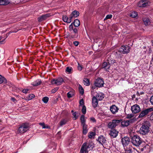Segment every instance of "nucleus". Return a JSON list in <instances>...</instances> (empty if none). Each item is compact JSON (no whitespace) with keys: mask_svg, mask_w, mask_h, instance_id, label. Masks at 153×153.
I'll return each mask as SVG.
<instances>
[{"mask_svg":"<svg viewBox=\"0 0 153 153\" xmlns=\"http://www.w3.org/2000/svg\"><path fill=\"white\" fill-rule=\"evenodd\" d=\"M63 81V79L61 77H59L56 79H53L51 80V83L53 84H55L58 85H61Z\"/></svg>","mask_w":153,"mask_h":153,"instance_id":"ddd939ff","label":"nucleus"},{"mask_svg":"<svg viewBox=\"0 0 153 153\" xmlns=\"http://www.w3.org/2000/svg\"><path fill=\"white\" fill-rule=\"evenodd\" d=\"M1 36H0V41L1 40Z\"/></svg>","mask_w":153,"mask_h":153,"instance_id":"bf43d9fd","label":"nucleus"},{"mask_svg":"<svg viewBox=\"0 0 153 153\" xmlns=\"http://www.w3.org/2000/svg\"><path fill=\"white\" fill-rule=\"evenodd\" d=\"M29 129V126L27 123L22 124L19 128L18 130L19 133H23Z\"/></svg>","mask_w":153,"mask_h":153,"instance_id":"0eeeda50","label":"nucleus"},{"mask_svg":"<svg viewBox=\"0 0 153 153\" xmlns=\"http://www.w3.org/2000/svg\"><path fill=\"white\" fill-rule=\"evenodd\" d=\"M104 95L102 93L98 92L95 95V97L98 100H101L104 98Z\"/></svg>","mask_w":153,"mask_h":153,"instance_id":"5701e85b","label":"nucleus"},{"mask_svg":"<svg viewBox=\"0 0 153 153\" xmlns=\"http://www.w3.org/2000/svg\"><path fill=\"white\" fill-rule=\"evenodd\" d=\"M94 84L96 87L100 88L103 86L104 82L102 79L99 77L95 80Z\"/></svg>","mask_w":153,"mask_h":153,"instance_id":"1a4fd4ad","label":"nucleus"},{"mask_svg":"<svg viewBox=\"0 0 153 153\" xmlns=\"http://www.w3.org/2000/svg\"><path fill=\"white\" fill-rule=\"evenodd\" d=\"M91 120H92L94 122L95 121V120L94 119V118H91Z\"/></svg>","mask_w":153,"mask_h":153,"instance_id":"4d7b16f0","label":"nucleus"},{"mask_svg":"<svg viewBox=\"0 0 153 153\" xmlns=\"http://www.w3.org/2000/svg\"><path fill=\"white\" fill-rule=\"evenodd\" d=\"M150 119L153 121V112L152 113V114L150 117Z\"/></svg>","mask_w":153,"mask_h":153,"instance_id":"5fc2aeb1","label":"nucleus"},{"mask_svg":"<svg viewBox=\"0 0 153 153\" xmlns=\"http://www.w3.org/2000/svg\"><path fill=\"white\" fill-rule=\"evenodd\" d=\"M112 16L111 14L108 15L106 16L105 19H111L112 17Z\"/></svg>","mask_w":153,"mask_h":153,"instance_id":"c03bdc74","label":"nucleus"},{"mask_svg":"<svg viewBox=\"0 0 153 153\" xmlns=\"http://www.w3.org/2000/svg\"><path fill=\"white\" fill-rule=\"evenodd\" d=\"M125 153H136L137 150L132 146L127 147L126 148L124 147Z\"/></svg>","mask_w":153,"mask_h":153,"instance_id":"f8f14e48","label":"nucleus"},{"mask_svg":"<svg viewBox=\"0 0 153 153\" xmlns=\"http://www.w3.org/2000/svg\"><path fill=\"white\" fill-rule=\"evenodd\" d=\"M6 80L4 77H0V84L6 82Z\"/></svg>","mask_w":153,"mask_h":153,"instance_id":"4c0bfd02","label":"nucleus"},{"mask_svg":"<svg viewBox=\"0 0 153 153\" xmlns=\"http://www.w3.org/2000/svg\"><path fill=\"white\" fill-rule=\"evenodd\" d=\"M10 3V1L8 0H0V5H7L9 4Z\"/></svg>","mask_w":153,"mask_h":153,"instance_id":"a878e982","label":"nucleus"},{"mask_svg":"<svg viewBox=\"0 0 153 153\" xmlns=\"http://www.w3.org/2000/svg\"><path fill=\"white\" fill-rule=\"evenodd\" d=\"M150 3L148 1L142 0L138 3L137 6L139 7H145L149 5Z\"/></svg>","mask_w":153,"mask_h":153,"instance_id":"9b49d317","label":"nucleus"},{"mask_svg":"<svg viewBox=\"0 0 153 153\" xmlns=\"http://www.w3.org/2000/svg\"><path fill=\"white\" fill-rule=\"evenodd\" d=\"M78 68L79 71H81L82 69V66L79 63H78Z\"/></svg>","mask_w":153,"mask_h":153,"instance_id":"8fccbe9b","label":"nucleus"},{"mask_svg":"<svg viewBox=\"0 0 153 153\" xmlns=\"http://www.w3.org/2000/svg\"><path fill=\"white\" fill-rule=\"evenodd\" d=\"M149 123L148 121H146L143 123L140 130V134L145 135L149 132Z\"/></svg>","mask_w":153,"mask_h":153,"instance_id":"7ed1b4c3","label":"nucleus"},{"mask_svg":"<svg viewBox=\"0 0 153 153\" xmlns=\"http://www.w3.org/2000/svg\"><path fill=\"white\" fill-rule=\"evenodd\" d=\"M134 117V115L132 114H128L126 118L128 119H130L132 117Z\"/></svg>","mask_w":153,"mask_h":153,"instance_id":"a19ab883","label":"nucleus"},{"mask_svg":"<svg viewBox=\"0 0 153 153\" xmlns=\"http://www.w3.org/2000/svg\"><path fill=\"white\" fill-rule=\"evenodd\" d=\"M73 70L72 68L71 67H68L66 68L65 72L66 73L70 74L72 73Z\"/></svg>","mask_w":153,"mask_h":153,"instance_id":"7c9ffc66","label":"nucleus"},{"mask_svg":"<svg viewBox=\"0 0 153 153\" xmlns=\"http://www.w3.org/2000/svg\"><path fill=\"white\" fill-rule=\"evenodd\" d=\"M95 133L93 132H90L88 134V137L89 138H91L93 136L95 135Z\"/></svg>","mask_w":153,"mask_h":153,"instance_id":"e433bc0d","label":"nucleus"},{"mask_svg":"<svg viewBox=\"0 0 153 153\" xmlns=\"http://www.w3.org/2000/svg\"><path fill=\"white\" fill-rule=\"evenodd\" d=\"M83 83L86 86L89 85L90 84L89 80L86 78H84L83 80Z\"/></svg>","mask_w":153,"mask_h":153,"instance_id":"cd10ccee","label":"nucleus"},{"mask_svg":"<svg viewBox=\"0 0 153 153\" xmlns=\"http://www.w3.org/2000/svg\"><path fill=\"white\" fill-rule=\"evenodd\" d=\"M79 90L80 93L81 94H83L84 93V89L82 86L80 85H79Z\"/></svg>","mask_w":153,"mask_h":153,"instance_id":"c9c22d12","label":"nucleus"},{"mask_svg":"<svg viewBox=\"0 0 153 153\" xmlns=\"http://www.w3.org/2000/svg\"><path fill=\"white\" fill-rule=\"evenodd\" d=\"M73 23L76 27H78L80 25L79 21L77 19H75Z\"/></svg>","mask_w":153,"mask_h":153,"instance_id":"c85d7f7f","label":"nucleus"},{"mask_svg":"<svg viewBox=\"0 0 153 153\" xmlns=\"http://www.w3.org/2000/svg\"><path fill=\"white\" fill-rule=\"evenodd\" d=\"M150 101L151 104L153 105V95L151 97Z\"/></svg>","mask_w":153,"mask_h":153,"instance_id":"3c124183","label":"nucleus"},{"mask_svg":"<svg viewBox=\"0 0 153 153\" xmlns=\"http://www.w3.org/2000/svg\"><path fill=\"white\" fill-rule=\"evenodd\" d=\"M131 142L134 145L139 146L142 142V140L140 137L137 135H134L131 138Z\"/></svg>","mask_w":153,"mask_h":153,"instance_id":"39448f33","label":"nucleus"},{"mask_svg":"<svg viewBox=\"0 0 153 153\" xmlns=\"http://www.w3.org/2000/svg\"><path fill=\"white\" fill-rule=\"evenodd\" d=\"M143 21L146 25H148L150 23L149 19L147 18H144L143 19Z\"/></svg>","mask_w":153,"mask_h":153,"instance_id":"2f4dec72","label":"nucleus"},{"mask_svg":"<svg viewBox=\"0 0 153 153\" xmlns=\"http://www.w3.org/2000/svg\"><path fill=\"white\" fill-rule=\"evenodd\" d=\"M29 90V89H25L22 90V92L23 93L26 94L27 93Z\"/></svg>","mask_w":153,"mask_h":153,"instance_id":"09e8293b","label":"nucleus"},{"mask_svg":"<svg viewBox=\"0 0 153 153\" xmlns=\"http://www.w3.org/2000/svg\"><path fill=\"white\" fill-rule=\"evenodd\" d=\"M77 114L76 112H75L73 114V118L74 120H76L77 118V117L76 116V114Z\"/></svg>","mask_w":153,"mask_h":153,"instance_id":"37998d69","label":"nucleus"},{"mask_svg":"<svg viewBox=\"0 0 153 153\" xmlns=\"http://www.w3.org/2000/svg\"><path fill=\"white\" fill-rule=\"evenodd\" d=\"M115 61L111 60L109 58L107 59V62H104L103 63L102 67V69H104L109 71V70L111 69V66L114 63H115Z\"/></svg>","mask_w":153,"mask_h":153,"instance_id":"20e7f679","label":"nucleus"},{"mask_svg":"<svg viewBox=\"0 0 153 153\" xmlns=\"http://www.w3.org/2000/svg\"><path fill=\"white\" fill-rule=\"evenodd\" d=\"M94 147V144L93 142L84 143L82 146L81 149V153H88V152L93 149Z\"/></svg>","mask_w":153,"mask_h":153,"instance_id":"f257e3e1","label":"nucleus"},{"mask_svg":"<svg viewBox=\"0 0 153 153\" xmlns=\"http://www.w3.org/2000/svg\"><path fill=\"white\" fill-rule=\"evenodd\" d=\"M121 120H113L112 122H110L108 124L109 128H112L115 127L119 123H120Z\"/></svg>","mask_w":153,"mask_h":153,"instance_id":"9d476101","label":"nucleus"},{"mask_svg":"<svg viewBox=\"0 0 153 153\" xmlns=\"http://www.w3.org/2000/svg\"><path fill=\"white\" fill-rule=\"evenodd\" d=\"M39 124L42 126V128H48V127H46L44 123H40Z\"/></svg>","mask_w":153,"mask_h":153,"instance_id":"a18cd8bd","label":"nucleus"},{"mask_svg":"<svg viewBox=\"0 0 153 153\" xmlns=\"http://www.w3.org/2000/svg\"><path fill=\"white\" fill-rule=\"evenodd\" d=\"M79 42L78 41H75L73 42L74 44L76 46H77L79 45Z\"/></svg>","mask_w":153,"mask_h":153,"instance_id":"603ef678","label":"nucleus"},{"mask_svg":"<svg viewBox=\"0 0 153 153\" xmlns=\"http://www.w3.org/2000/svg\"><path fill=\"white\" fill-rule=\"evenodd\" d=\"M71 112H74V111L73 110H72L71 111Z\"/></svg>","mask_w":153,"mask_h":153,"instance_id":"052dcab7","label":"nucleus"},{"mask_svg":"<svg viewBox=\"0 0 153 153\" xmlns=\"http://www.w3.org/2000/svg\"><path fill=\"white\" fill-rule=\"evenodd\" d=\"M5 39H4L1 41H0V44H3L4 43H5Z\"/></svg>","mask_w":153,"mask_h":153,"instance_id":"864d4df0","label":"nucleus"},{"mask_svg":"<svg viewBox=\"0 0 153 153\" xmlns=\"http://www.w3.org/2000/svg\"><path fill=\"white\" fill-rule=\"evenodd\" d=\"M121 121V124L122 126L123 127H126L129 126L130 123H131L133 121V120H120Z\"/></svg>","mask_w":153,"mask_h":153,"instance_id":"f3484780","label":"nucleus"},{"mask_svg":"<svg viewBox=\"0 0 153 153\" xmlns=\"http://www.w3.org/2000/svg\"><path fill=\"white\" fill-rule=\"evenodd\" d=\"M11 100L14 102V101L16 100L14 98H12Z\"/></svg>","mask_w":153,"mask_h":153,"instance_id":"6e6d98bb","label":"nucleus"},{"mask_svg":"<svg viewBox=\"0 0 153 153\" xmlns=\"http://www.w3.org/2000/svg\"><path fill=\"white\" fill-rule=\"evenodd\" d=\"M68 121V120L67 119H62L59 123V125L60 126L65 124Z\"/></svg>","mask_w":153,"mask_h":153,"instance_id":"bb28decb","label":"nucleus"},{"mask_svg":"<svg viewBox=\"0 0 153 153\" xmlns=\"http://www.w3.org/2000/svg\"><path fill=\"white\" fill-rule=\"evenodd\" d=\"M79 12L76 10H74L70 15L68 18L66 16H63L62 17L63 20L64 22L68 23H71V19L73 18H76L79 15Z\"/></svg>","mask_w":153,"mask_h":153,"instance_id":"f03ea898","label":"nucleus"},{"mask_svg":"<svg viewBox=\"0 0 153 153\" xmlns=\"http://www.w3.org/2000/svg\"><path fill=\"white\" fill-rule=\"evenodd\" d=\"M127 81L129 83H131L132 82L133 80L131 77H129L127 79Z\"/></svg>","mask_w":153,"mask_h":153,"instance_id":"49530a36","label":"nucleus"},{"mask_svg":"<svg viewBox=\"0 0 153 153\" xmlns=\"http://www.w3.org/2000/svg\"><path fill=\"white\" fill-rule=\"evenodd\" d=\"M98 140L101 144L105 143L106 141L105 137H104L102 136L99 137L98 139Z\"/></svg>","mask_w":153,"mask_h":153,"instance_id":"b1692460","label":"nucleus"},{"mask_svg":"<svg viewBox=\"0 0 153 153\" xmlns=\"http://www.w3.org/2000/svg\"><path fill=\"white\" fill-rule=\"evenodd\" d=\"M35 97V95L33 94H29L27 97V100H30L33 98Z\"/></svg>","mask_w":153,"mask_h":153,"instance_id":"473e14b6","label":"nucleus"},{"mask_svg":"<svg viewBox=\"0 0 153 153\" xmlns=\"http://www.w3.org/2000/svg\"><path fill=\"white\" fill-rule=\"evenodd\" d=\"M81 125L83 127V133L85 134L88 132L87 125L85 124V120L84 115H82L80 117Z\"/></svg>","mask_w":153,"mask_h":153,"instance_id":"423d86ee","label":"nucleus"},{"mask_svg":"<svg viewBox=\"0 0 153 153\" xmlns=\"http://www.w3.org/2000/svg\"><path fill=\"white\" fill-rule=\"evenodd\" d=\"M79 103L80 105H84V102L83 99H82L80 100Z\"/></svg>","mask_w":153,"mask_h":153,"instance_id":"de8ad7c7","label":"nucleus"},{"mask_svg":"<svg viewBox=\"0 0 153 153\" xmlns=\"http://www.w3.org/2000/svg\"><path fill=\"white\" fill-rule=\"evenodd\" d=\"M41 82L40 80L38 79L33 82L32 85L34 86H37L40 85Z\"/></svg>","mask_w":153,"mask_h":153,"instance_id":"c756f323","label":"nucleus"},{"mask_svg":"<svg viewBox=\"0 0 153 153\" xmlns=\"http://www.w3.org/2000/svg\"><path fill=\"white\" fill-rule=\"evenodd\" d=\"M94 88H94V87H92V88L93 89H94Z\"/></svg>","mask_w":153,"mask_h":153,"instance_id":"13d9d810","label":"nucleus"},{"mask_svg":"<svg viewBox=\"0 0 153 153\" xmlns=\"http://www.w3.org/2000/svg\"><path fill=\"white\" fill-rule=\"evenodd\" d=\"M141 151L143 152L144 153H148L150 151V147L148 145L144 146L143 148H141Z\"/></svg>","mask_w":153,"mask_h":153,"instance_id":"4be33fe9","label":"nucleus"},{"mask_svg":"<svg viewBox=\"0 0 153 153\" xmlns=\"http://www.w3.org/2000/svg\"><path fill=\"white\" fill-rule=\"evenodd\" d=\"M0 76L1 77L2 76L0 74Z\"/></svg>","mask_w":153,"mask_h":153,"instance_id":"680f3d73","label":"nucleus"},{"mask_svg":"<svg viewBox=\"0 0 153 153\" xmlns=\"http://www.w3.org/2000/svg\"><path fill=\"white\" fill-rule=\"evenodd\" d=\"M129 48L127 46H123L119 49V51L123 54H126L129 51Z\"/></svg>","mask_w":153,"mask_h":153,"instance_id":"2eb2a0df","label":"nucleus"},{"mask_svg":"<svg viewBox=\"0 0 153 153\" xmlns=\"http://www.w3.org/2000/svg\"><path fill=\"white\" fill-rule=\"evenodd\" d=\"M73 23H72L69 26V29L70 31H73V32L76 35H78V30L76 28H74Z\"/></svg>","mask_w":153,"mask_h":153,"instance_id":"aec40b11","label":"nucleus"},{"mask_svg":"<svg viewBox=\"0 0 153 153\" xmlns=\"http://www.w3.org/2000/svg\"><path fill=\"white\" fill-rule=\"evenodd\" d=\"M98 100L96 98L95 96L93 97L92 103L93 106L94 108L97 107V106L98 104Z\"/></svg>","mask_w":153,"mask_h":153,"instance_id":"393cba45","label":"nucleus"},{"mask_svg":"<svg viewBox=\"0 0 153 153\" xmlns=\"http://www.w3.org/2000/svg\"><path fill=\"white\" fill-rule=\"evenodd\" d=\"M131 109L134 114L137 113L140 111V108L137 105H134L131 107Z\"/></svg>","mask_w":153,"mask_h":153,"instance_id":"4468645a","label":"nucleus"},{"mask_svg":"<svg viewBox=\"0 0 153 153\" xmlns=\"http://www.w3.org/2000/svg\"><path fill=\"white\" fill-rule=\"evenodd\" d=\"M59 89L58 87H56L51 91V92L52 93H55Z\"/></svg>","mask_w":153,"mask_h":153,"instance_id":"79ce46f5","label":"nucleus"},{"mask_svg":"<svg viewBox=\"0 0 153 153\" xmlns=\"http://www.w3.org/2000/svg\"><path fill=\"white\" fill-rule=\"evenodd\" d=\"M130 141V139L128 137H125L121 139V142L124 147L127 145Z\"/></svg>","mask_w":153,"mask_h":153,"instance_id":"dca6fc26","label":"nucleus"},{"mask_svg":"<svg viewBox=\"0 0 153 153\" xmlns=\"http://www.w3.org/2000/svg\"><path fill=\"white\" fill-rule=\"evenodd\" d=\"M82 111L83 114H85L86 113V107L85 105H83L82 109Z\"/></svg>","mask_w":153,"mask_h":153,"instance_id":"ea45409f","label":"nucleus"},{"mask_svg":"<svg viewBox=\"0 0 153 153\" xmlns=\"http://www.w3.org/2000/svg\"><path fill=\"white\" fill-rule=\"evenodd\" d=\"M49 100V98L48 97H45L42 99V100L43 102L45 103H47Z\"/></svg>","mask_w":153,"mask_h":153,"instance_id":"f704fd0d","label":"nucleus"},{"mask_svg":"<svg viewBox=\"0 0 153 153\" xmlns=\"http://www.w3.org/2000/svg\"><path fill=\"white\" fill-rule=\"evenodd\" d=\"M119 109L118 107L115 105H112L110 108V110L113 114H115L117 112Z\"/></svg>","mask_w":153,"mask_h":153,"instance_id":"a211bd4d","label":"nucleus"},{"mask_svg":"<svg viewBox=\"0 0 153 153\" xmlns=\"http://www.w3.org/2000/svg\"><path fill=\"white\" fill-rule=\"evenodd\" d=\"M153 109L152 108H148L141 111L138 116V118H142L147 115L149 112L152 111Z\"/></svg>","mask_w":153,"mask_h":153,"instance_id":"6e6552de","label":"nucleus"},{"mask_svg":"<svg viewBox=\"0 0 153 153\" xmlns=\"http://www.w3.org/2000/svg\"><path fill=\"white\" fill-rule=\"evenodd\" d=\"M67 97L68 98H70L72 97L73 95V93L72 91H69L67 94Z\"/></svg>","mask_w":153,"mask_h":153,"instance_id":"58836bf2","label":"nucleus"},{"mask_svg":"<svg viewBox=\"0 0 153 153\" xmlns=\"http://www.w3.org/2000/svg\"><path fill=\"white\" fill-rule=\"evenodd\" d=\"M118 134V131L114 129H112L110 132V135L113 138L116 137Z\"/></svg>","mask_w":153,"mask_h":153,"instance_id":"412c9836","label":"nucleus"},{"mask_svg":"<svg viewBox=\"0 0 153 153\" xmlns=\"http://www.w3.org/2000/svg\"><path fill=\"white\" fill-rule=\"evenodd\" d=\"M137 16V13L136 12H132L130 16L132 18H135Z\"/></svg>","mask_w":153,"mask_h":153,"instance_id":"72a5a7b5","label":"nucleus"},{"mask_svg":"<svg viewBox=\"0 0 153 153\" xmlns=\"http://www.w3.org/2000/svg\"><path fill=\"white\" fill-rule=\"evenodd\" d=\"M50 16L51 15L50 14H46L42 15L38 18V21L39 22L44 21Z\"/></svg>","mask_w":153,"mask_h":153,"instance_id":"6ab92c4d","label":"nucleus"}]
</instances>
